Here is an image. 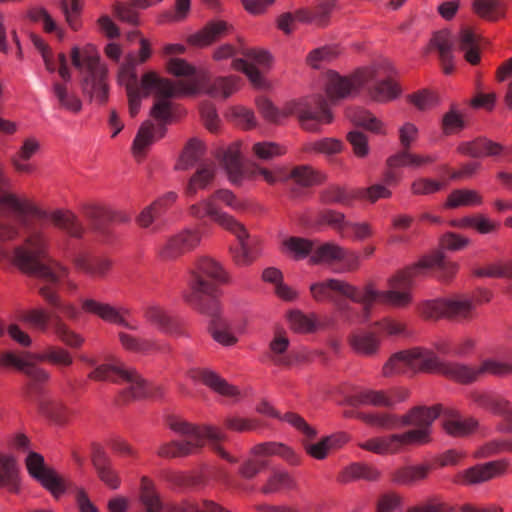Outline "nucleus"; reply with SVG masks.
Masks as SVG:
<instances>
[{"mask_svg":"<svg viewBox=\"0 0 512 512\" xmlns=\"http://www.w3.org/2000/svg\"><path fill=\"white\" fill-rule=\"evenodd\" d=\"M289 347V339L283 332H276L274 338L269 344L268 357L275 365L286 366L289 365L290 360L286 356Z\"/></svg>","mask_w":512,"mask_h":512,"instance_id":"obj_41","label":"nucleus"},{"mask_svg":"<svg viewBox=\"0 0 512 512\" xmlns=\"http://www.w3.org/2000/svg\"><path fill=\"white\" fill-rule=\"evenodd\" d=\"M338 53L336 46H322L308 53L306 63L314 69H319L323 63L331 61Z\"/></svg>","mask_w":512,"mask_h":512,"instance_id":"obj_53","label":"nucleus"},{"mask_svg":"<svg viewBox=\"0 0 512 512\" xmlns=\"http://www.w3.org/2000/svg\"><path fill=\"white\" fill-rule=\"evenodd\" d=\"M221 162L233 184H239L244 177L240 151L237 145L228 147L222 152Z\"/></svg>","mask_w":512,"mask_h":512,"instance_id":"obj_30","label":"nucleus"},{"mask_svg":"<svg viewBox=\"0 0 512 512\" xmlns=\"http://www.w3.org/2000/svg\"><path fill=\"white\" fill-rule=\"evenodd\" d=\"M228 280L227 273L218 262L203 257L190 271L189 291L185 294V301L193 309L210 318L209 331L213 339L224 346L237 342L230 321L221 315L218 300V285Z\"/></svg>","mask_w":512,"mask_h":512,"instance_id":"obj_4","label":"nucleus"},{"mask_svg":"<svg viewBox=\"0 0 512 512\" xmlns=\"http://www.w3.org/2000/svg\"><path fill=\"white\" fill-rule=\"evenodd\" d=\"M215 172V165L212 162L202 163L189 178L184 189L185 194L188 197H194L199 190L208 188L214 181Z\"/></svg>","mask_w":512,"mask_h":512,"instance_id":"obj_24","label":"nucleus"},{"mask_svg":"<svg viewBox=\"0 0 512 512\" xmlns=\"http://www.w3.org/2000/svg\"><path fill=\"white\" fill-rule=\"evenodd\" d=\"M401 504L400 497L395 493L382 494L376 503V512H395Z\"/></svg>","mask_w":512,"mask_h":512,"instance_id":"obj_64","label":"nucleus"},{"mask_svg":"<svg viewBox=\"0 0 512 512\" xmlns=\"http://www.w3.org/2000/svg\"><path fill=\"white\" fill-rule=\"evenodd\" d=\"M254 154L261 160H270L285 153V149L273 142H258L253 145Z\"/></svg>","mask_w":512,"mask_h":512,"instance_id":"obj_61","label":"nucleus"},{"mask_svg":"<svg viewBox=\"0 0 512 512\" xmlns=\"http://www.w3.org/2000/svg\"><path fill=\"white\" fill-rule=\"evenodd\" d=\"M506 465L501 461H491L477 464L455 474L453 482L460 485H477L500 476L505 471Z\"/></svg>","mask_w":512,"mask_h":512,"instance_id":"obj_16","label":"nucleus"},{"mask_svg":"<svg viewBox=\"0 0 512 512\" xmlns=\"http://www.w3.org/2000/svg\"><path fill=\"white\" fill-rule=\"evenodd\" d=\"M293 485V480L286 472H274L269 478L268 482L262 488L264 494L274 493L282 488H290Z\"/></svg>","mask_w":512,"mask_h":512,"instance_id":"obj_60","label":"nucleus"},{"mask_svg":"<svg viewBox=\"0 0 512 512\" xmlns=\"http://www.w3.org/2000/svg\"><path fill=\"white\" fill-rule=\"evenodd\" d=\"M458 150L474 158L487 156L496 157L499 155L509 156L512 154V146L504 147L486 138H478L470 142H464L459 146Z\"/></svg>","mask_w":512,"mask_h":512,"instance_id":"obj_20","label":"nucleus"},{"mask_svg":"<svg viewBox=\"0 0 512 512\" xmlns=\"http://www.w3.org/2000/svg\"><path fill=\"white\" fill-rule=\"evenodd\" d=\"M482 196L475 190L456 189L450 193L445 206L457 208L459 206H475L482 204Z\"/></svg>","mask_w":512,"mask_h":512,"instance_id":"obj_43","label":"nucleus"},{"mask_svg":"<svg viewBox=\"0 0 512 512\" xmlns=\"http://www.w3.org/2000/svg\"><path fill=\"white\" fill-rule=\"evenodd\" d=\"M473 7L480 17L490 21L497 20L502 15L499 4L494 0H476Z\"/></svg>","mask_w":512,"mask_h":512,"instance_id":"obj_57","label":"nucleus"},{"mask_svg":"<svg viewBox=\"0 0 512 512\" xmlns=\"http://www.w3.org/2000/svg\"><path fill=\"white\" fill-rule=\"evenodd\" d=\"M11 186L12 181L0 162V242L18 237L19 228L16 223L26 231L23 244L15 246L12 252L0 246V260H8L22 272L44 280L46 284L39 288L41 297L67 318L76 320L79 317L77 307L62 302L57 290L51 286L66 279L69 269L55 260L44 261L48 253L49 236L42 225H32L30 219L48 220L55 228L73 238L82 237L84 227L72 211L42 210L28 198H20L9 192Z\"/></svg>","mask_w":512,"mask_h":512,"instance_id":"obj_1","label":"nucleus"},{"mask_svg":"<svg viewBox=\"0 0 512 512\" xmlns=\"http://www.w3.org/2000/svg\"><path fill=\"white\" fill-rule=\"evenodd\" d=\"M445 184L443 182L429 179V178H418L411 184V192L414 195H429L440 191Z\"/></svg>","mask_w":512,"mask_h":512,"instance_id":"obj_59","label":"nucleus"},{"mask_svg":"<svg viewBox=\"0 0 512 512\" xmlns=\"http://www.w3.org/2000/svg\"><path fill=\"white\" fill-rule=\"evenodd\" d=\"M73 66L82 75L81 90L90 101L104 104L108 100V68L101 62L100 54L93 45L83 49L73 47L71 51Z\"/></svg>","mask_w":512,"mask_h":512,"instance_id":"obj_8","label":"nucleus"},{"mask_svg":"<svg viewBox=\"0 0 512 512\" xmlns=\"http://www.w3.org/2000/svg\"><path fill=\"white\" fill-rule=\"evenodd\" d=\"M342 247L334 243H324L318 246L314 245L313 254L310 256V262L313 264H333L338 262L341 257Z\"/></svg>","mask_w":512,"mask_h":512,"instance_id":"obj_42","label":"nucleus"},{"mask_svg":"<svg viewBox=\"0 0 512 512\" xmlns=\"http://www.w3.org/2000/svg\"><path fill=\"white\" fill-rule=\"evenodd\" d=\"M347 141L352 146L353 153L356 157L364 158L369 154L370 148L368 139L364 133L358 130H352L347 134Z\"/></svg>","mask_w":512,"mask_h":512,"instance_id":"obj_58","label":"nucleus"},{"mask_svg":"<svg viewBox=\"0 0 512 512\" xmlns=\"http://www.w3.org/2000/svg\"><path fill=\"white\" fill-rule=\"evenodd\" d=\"M140 501L142 512H170L154 489V485L147 477L141 479Z\"/></svg>","mask_w":512,"mask_h":512,"instance_id":"obj_32","label":"nucleus"},{"mask_svg":"<svg viewBox=\"0 0 512 512\" xmlns=\"http://www.w3.org/2000/svg\"><path fill=\"white\" fill-rule=\"evenodd\" d=\"M168 426L183 439L162 444L157 451L160 457L176 458L192 455L198 452L207 441L210 448L224 460L230 463L238 461L221 446V442L227 437L220 428L212 425L195 426L176 417L169 418Z\"/></svg>","mask_w":512,"mask_h":512,"instance_id":"obj_7","label":"nucleus"},{"mask_svg":"<svg viewBox=\"0 0 512 512\" xmlns=\"http://www.w3.org/2000/svg\"><path fill=\"white\" fill-rule=\"evenodd\" d=\"M389 400L387 391L382 390H361L357 392L351 399V404L357 405H373L376 407L389 408Z\"/></svg>","mask_w":512,"mask_h":512,"instance_id":"obj_45","label":"nucleus"},{"mask_svg":"<svg viewBox=\"0 0 512 512\" xmlns=\"http://www.w3.org/2000/svg\"><path fill=\"white\" fill-rule=\"evenodd\" d=\"M80 361L95 367L88 374V378L94 381H111L118 384H126L127 388L123 391V397L126 400L138 399L142 397H153L156 395L152 387L137 373L133 368L125 366L123 363H107L96 365V360L86 354L79 356Z\"/></svg>","mask_w":512,"mask_h":512,"instance_id":"obj_9","label":"nucleus"},{"mask_svg":"<svg viewBox=\"0 0 512 512\" xmlns=\"http://www.w3.org/2000/svg\"><path fill=\"white\" fill-rule=\"evenodd\" d=\"M353 351L362 356H373L378 352L380 338L371 331L358 330L349 336Z\"/></svg>","mask_w":512,"mask_h":512,"instance_id":"obj_28","label":"nucleus"},{"mask_svg":"<svg viewBox=\"0 0 512 512\" xmlns=\"http://www.w3.org/2000/svg\"><path fill=\"white\" fill-rule=\"evenodd\" d=\"M252 454L255 456L278 455L291 464L298 463V457L289 447L277 442H265L257 444L252 448Z\"/></svg>","mask_w":512,"mask_h":512,"instance_id":"obj_36","label":"nucleus"},{"mask_svg":"<svg viewBox=\"0 0 512 512\" xmlns=\"http://www.w3.org/2000/svg\"><path fill=\"white\" fill-rule=\"evenodd\" d=\"M378 477L379 472L375 468L365 464L353 463L342 472L340 481L344 483L358 479L375 481Z\"/></svg>","mask_w":512,"mask_h":512,"instance_id":"obj_46","label":"nucleus"},{"mask_svg":"<svg viewBox=\"0 0 512 512\" xmlns=\"http://www.w3.org/2000/svg\"><path fill=\"white\" fill-rule=\"evenodd\" d=\"M25 464L30 476L40 482L55 497H59L65 492L67 488L66 481L45 465L42 455L29 451Z\"/></svg>","mask_w":512,"mask_h":512,"instance_id":"obj_15","label":"nucleus"},{"mask_svg":"<svg viewBox=\"0 0 512 512\" xmlns=\"http://www.w3.org/2000/svg\"><path fill=\"white\" fill-rule=\"evenodd\" d=\"M474 303L465 297L446 299V318L450 320H467L472 317Z\"/></svg>","mask_w":512,"mask_h":512,"instance_id":"obj_38","label":"nucleus"},{"mask_svg":"<svg viewBox=\"0 0 512 512\" xmlns=\"http://www.w3.org/2000/svg\"><path fill=\"white\" fill-rule=\"evenodd\" d=\"M283 115H294L298 118L301 127L310 132H316L323 124L332 121V114L323 97L314 101H293L285 106Z\"/></svg>","mask_w":512,"mask_h":512,"instance_id":"obj_12","label":"nucleus"},{"mask_svg":"<svg viewBox=\"0 0 512 512\" xmlns=\"http://www.w3.org/2000/svg\"><path fill=\"white\" fill-rule=\"evenodd\" d=\"M202 235L198 229L185 228L169 236L157 253L163 261H174L187 252L194 250L201 242Z\"/></svg>","mask_w":512,"mask_h":512,"instance_id":"obj_14","label":"nucleus"},{"mask_svg":"<svg viewBox=\"0 0 512 512\" xmlns=\"http://www.w3.org/2000/svg\"><path fill=\"white\" fill-rule=\"evenodd\" d=\"M286 252L291 254L294 259L300 260L313 254L314 242L301 237H289L282 242Z\"/></svg>","mask_w":512,"mask_h":512,"instance_id":"obj_48","label":"nucleus"},{"mask_svg":"<svg viewBox=\"0 0 512 512\" xmlns=\"http://www.w3.org/2000/svg\"><path fill=\"white\" fill-rule=\"evenodd\" d=\"M348 118L354 125L363 127L372 132H379L381 122L369 111L363 108H355L348 112Z\"/></svg>","mask_w":512,"mask_h":512,"instance_id":"obj_51","label":"nucleus"},{"mask_svg":"<svg viewBox=\"0 0 512 512\" xmlns=\"http://www.w3.org/2000/svg\"><path fill=\"white\" fill-rule=\"evenodd\" d=\"M420 371L440 373L462 384L479 380L478 366L473 367L459 362H441L434 352L420 347L393 354L383 366L385 377L414 374Z\"/></svg>","mask_w":512,"mask_h":512,"instance_id":"obj_6","label":"nucleus"},{"mask_svg":"<svg viewBox=\"0 0 512 512\" xmlns=\"http://www.w3.org/2000/svg\"><path fill=\"white\" fill-rule=\"evenodd\" d=\"M375 78L376 70L374 68L358 70L349 77L332 72L329 74L326 92L330 100L336 101L353 95Z\"/></svg>","mask_w":512,"mask_h":512,"instance_id":"obj_13","label":"nucleus"},{"mask_svg":"<svg viewBox=\"0 0 512 512\" xmlns=\"http://www.w3.org/2000/svg\"><path fill=\"white\" fill-rule=\"evenodd\" d=\"M83 213L95 229H102L110 220L115 219L114 210L98 205L85 206Z\"/></svg>","mask_w":512,"mask_h":512,"instance_id":"obj_49","label":"nucleus"},{"mask_svg":"<svg viewBox=\"0 0 512 512\" xmlns=\"http://www.w3.org/2000/svg\"><path fill=\"white\" fill-rule=\"evenodd\" d=\"M226 230L233 233L239 241V247L233 253L236 264L240 266L251 264L257 258L258 252L247 242L248 233L244 226L235 219V227L226 228Z\"/></svg>","mask_w":512,"mask_h":512,"instance_id":"obj_22","label":"nucleus"},{"mask_svg":"<svg viewBox=\"0 0 512 512\" xmlns=\"http://www.w3.org/2000/svg\"><path fill=\"white\" fill-rule=\"evenodd\" d=\"M19 485V467L16 458L0 452V487L17 493Z\"/></svg>","mask_w":512,"mask_h":512,"instance_id":"obj_27","label":"nucleus"},{"mask_svg":"<svg viewBox=\"0 0 512 512\" xmlns=\"http://www.w3.org/2000/svg\"><path fill=\"white\" fill-rule=\"evenodd\" d=\"M196 377L212 390L223 396L236 397L239 395L237 387L230 385L225 379L212 370H199Z\"/></svg>","mask_w":512,"mask_h":512,"instance_id":"obj_33","label":"nucleus"},{"mask_svg":"<svg viewBox=\"0 0 512 512\" xmlns=\"http://www.w3.org/2000/svg\"><path fill=\"white\" fill-rule=\"evenodd\" d=\"M205 147L198 139H190L185 145L175 168L177 170H188L202 163H208L204 160Z\"/></svg>","mask_w":512,"mask_h":512,"instance_id":"obj_26","label":"nucleus"},{"mask_svg":"<svg viewBox=\"0 0 512 512\" xmlns=\"http://www.w3.org/2000/svg\"><path fill=\"white\" fill-rule=\"evenodd\" d=\"M52 92L57 100L59 108L73 113H78L81 110V100L73 92L69 91L65 84L57 81L54 82L52 85Z\"/></svg>","mask_w":512,"mask_h":512,"instance_id":"obj_37","label":"nucleus"},{"mask_svg":"<svg viewBox=\"0 0 512 512\" xmlns=\"http://www.w3.org/2000/svg\"><path fill=\"white\" fill-rule=\"evenodd\" d=\"M430 467L428 465L408 466L398 470L395 474V481L411 485L427 477Z\"/></svg>","mask_w":512,"mask_h":512,"instance_id":"obj_52","label":"nucleus"},{"mask_svg":"<svg viewBox=\"0 0 512 512\" xmlns=\"http://www.w3.org/2000/svg\"><path fill=\"white\" fill-rule=\"evenodd\" d=\"M82 309L86 313L97 315L104 321L120 325L129 330L138 329L137 325H133L126 320L125 316L129 314V310L126 308L118 310L110 304L98 302L94 299H85L82 301Z\"/></svg>","mask_w":512,"mask_h":512,"instance_id":"obj_19","label":"nucleus"},{"mask_svg":"<svg viewBox=\"0 0 512 512\" xmlns=\"http://www.w3.org/2000/svg\"><path fill=\"white\" fill-rule=\"evenodd\" d=\"M21 319L31 328L42 333L47 332L51 327L59 340L71 348H80L84 343V338L71 330L57 313L49 314L44 309L34 308L25 311Z\"/></svg>","mask_w":512,"mask_h":512,"instance_id":"obj_11","label":"nucleus"},{"mask_svg":"<svg viewBox=\"0 0 512 512\" xmlns=\"http://www.w3.org/2000/svg\"><path fill=\"white\" fill-rule=\"evenodd\" d=\"M73 263L78 270L92 277H104L111 267V262L107 258L86 255L75 256Z\"/></svg>","mask_w":512,"mask_h":512,"instance_id":"obj_31","label":"nucleus"},{"mask_svg":"<svg viewBox=\"0 0 512 512\" xmlns=\"http://www.w3.org/2000/svg\"><path fill=\"white\" fill-rule=\"evenodd\" d=\"M190 214L198 219L208 216L224 229L235 226V218L218 209L211 197L191 205Z\"/></svg>","mask_w":512,"mask_h":512,"instance_id":"obj_21","label":"nucleus"},{"mask_svg":"<svg viewBox=\"0 0 512 512\" xmlns=\"http://www.w3.org/2000/svg\"><path fill=\"white\" fill-rule=\"evenodd\" d=\"M35 355L30 352L16 354L15 352L7 351L1 357V363L4 366L15 367L35 382H45L49 379L50 374L33 363L34 360L38 361Z\"/></svg>","mask_w":512,"mask_h":512,"instance_id":"obj_17","label":"nucleus"},{"mask_svg":"<svg viewBox=\"0 0 512 512\" xmlns=\"http://www.w3.org/2000/svg\"><path fill=\"white\" fill-rule=\"evenodd\" d=\"M479 379L485 375L504 377L512 374V357L506 361L486 358L478 366Z\"/></svg>","mask_w":512,"mask_h":512,"instance_id":"obj_44","label":"nucleus"},{"mask_svg":"<svg viewBox=\"0 0 512 512\" xmlns=\"http://www.w3.org/2000/svg\"><path fill=\"white\" fill-rule=\"evenodd\" d=\"M418 311L428 320L446 318V299L425 300L419 304Z\"/></svg>","mask_w":512,"mask_h":512,"instance_id":"obj_54","label":"nucleus"},{"mask_svg":"<svg viewBox=\"0 0 512 512\" xmlns=\"http://www.w3.org/2000/svg\"><path fill=\"white\" fill-rule=\"evenodd\" d=\"M471 399L479 407L501 416L506 430L512 431V405L507 399L491 392H474Z\"/></svg>","mask_w":512,"mask_h":512,"instance_id":"obj_18","label":"nucleus"},{"mask_svg":"<svg viewBox=\"0 0 512 512\" xmlns=\"http://www.w3.org/2000/svg\"><path fill=\"white\" fill-rule=\"evenodd\" d=\"M93 463L101 481L110 488L117 489L120 484L119 475L113 468L110 459L107 457L103 449H96L93 457Z\"/></svg>","mask_w":512,"mask_h":512,"instance_id":"obj_29","label":"nucleus"},{"mask_svg":"<svg viewBox=\"0 0 512 512\" xmlns=\"http://www.w3.org/2000/svg\"><path fill=\"white\" fill-rule=\"evenodd\" d=\"M288 319L291 328L297 332H310L315 327L314 321L300 311L290 312Z\"/></svg>","mask_w":512,"mask_h":512,"instance_id":"obj_63","label":"nucleus"},{"mask_svg":"<svg viewBox=\"0 0 512 512\" xmlns=\"http://www.w3.org/2000/svg\"><path fill=\"white\" fill-rule=\"evenodd\" d=\"M143 316L148 322L157 326L158 329L164 333L173 335L178 331L175 322L160 306H147L144 310Z\"/></svg>","mask_w":512,"mask_h":512,"instance_id":"obj_35","label":"nucleus"},{"mask_svg":"<svg viewBox=\"0 0 512 512\" xmlns=\"http://www.w3.org/2000/svg\"><path fill=\"white\" fill-rule=\"evenodd\" d=\"M400 93L397 84L387 79L378 82L371 90V96L378 102H386L395 99Z\"/></svg>","mask_w":512,"mask_h":512,"instance_id":"obj_55","label":"nucleus"},{"mask_svg":"<svg viewBox=\"0 0 512 512\" xmlns=\"http://www.w3.org/2000/svg\"><path fill=\"white\" fill-rule=\"evenodd\" d=\"M442 411L443 407L441 405H435L433 407H414L401 417L391 413H358L357 418L366 424L385 430L405 426L418 427V429H412L401 434H390L368 439L360 443L359 447L379 455H385L399 453L407 445L425 444L430 440V425L440 416Z\"/></svg>","mask_w":512,"mask_h":512,"instance_id":"obj_5","label":"nucleus"},{"mask_svg":"<svg viewBox=\"0 0 512 512\" xmlns=\"http://www.w3.org/2000/svg\"><path fill=\"white\" fill-rule=\"evenodd\" d=\"M283 180H293L301 187H311L323 181V177L316 173L311 167L303 165L286 171V176H280Z\"/></svg>","mask_w":512,"mask_h":512,"instance_id":"obj_39","label":"nucleus"},{"mask_svg":"<svg viewBox=\"0 0 512 512\" xmlns=\"http://www.w3.org/2000/svg\"><path fill=\"white\" fill-rule=\"evenodd\" d=\"M392 196V191L385 185L376 183L368 188H357V199L368 200L375 203L379 199H388Z\"/></svg>","mask_w":512,"mask_h":512,"instance_id":"obj_56","label":"nucleus"},{"mask_svg":"<svg viewBox=\"0 0 512 512\" xmlns=\"http://www.w3.org/2000/svg\"><path fill=\"white\" fill-rule=\"evenodd\" d=\"M151 54L149 41L141 38L138 53H127L118 68V83L126 89L131 117L138 114L142 97H148L151 94L155 96L150 115L159 124L156 126L147 120L141 125L132 146L135 156L143 155L146 147L156 139L157 135L158 138L164 135L165 124L172 118V98L195 95L203 91L211 97L227 99L239 88L240 79L236 76H220L206 83L205 76L197 74L194 66L184 59L175 57L167 62L168 72L176 77H187V80L173 83L158 73L149 71L143 74L139 81L136 67L145 63Z\"/></svg>","mask_w":512,"mask_h":512,"instance_id":"obj_2","label":"nucleus"},{"mask_svg":"<svg viewBox=\"0 0 512 512\" xmlns=\"http://www.w3.org/2000/svg\"><path fill=\"white\" fill-rule=\"evenodd\" d=\"M35 358L59 367H69L73 364L71 353L63 347L54 345L47 346L41 353L36 354Z\"/></svg>","mask_w":512,"mask_h":512,"instance_id":"obj_40","label":"nucleus"},{"mask_svg":"<svg viewBox=\"0 0 512 512\" xmlns=\"http://www.w3.org/2000/svg\"><path fill=\"white\" fill-rule=\"evenodd\" d=\"M41 413L58 424H63L68 420L69 409L60 401L43 398L39 402Z\"/></svg>","mask_w":512,"mask_h":512,"instance_id":"obj_47","label":"nucleus"},{"mask_svg":"<svg viewBox=\"0 0 512 512\" xmlns=\"http://www.w3.org/2000/svg\"><path fill=\"white\" fill-rule=\"evenodd\" d=\"M232 66L235 70L244 72L249 80L255 85L260 87L263 83L262 75L259 70L252 64H249L242 58L234 59Z\"/></svg>","mask_w":512,"mask_h":512,"instance_id":"obj_62","label":"nucleus"},{"mask_svg":"<svg viewBox=\"0 0 512 512\" xmlns=\"http://www.w3.org/2000/svg\"><path fill=\"white\" fill-rule=\"evenodd\" d=\"M232 26L225 21L209 22L201 31L188 37L191 45L204 47L219 40L230 32Z\"/></svg>","mask_w":512,"mask_h":512,"instance_id":"obj_23","label":"nucleus"},{"mask_svg":"<svg viewBox=\"0 0 512 512\" xmlns=\"http://www.w3.org/2000/svg\"><path fill=\"white\" fill-rule=\"evenodd\" d=\"M320 196L322 202L325 204L351 206L357 199V189H349L339 185H330L321 191Z\"/></svg>","mask_w":512,"mask_h":512,"instance_id":"obj_34","label":"nucleus"},{"mask_svg":"<svg viewBox=\"0 0 512 512\" xmlns=\"http://www.w3.org/2000/svg\"><path fill=\"white\" fill-rule=\"evenodd\" d=\"M477 426L473 418H463L458 412L445 410L443 428L451 436L463 437L472 433Z\"/></svg>","mask_w":512,"mask_h":512,"instance_id":"obj_25","label":"nucleus"},{"mask_svg":"<svg viewBox=\"0 0 512 512\" xmlns=\"http://www.w3.org/2000/svg\"><path fill=\"white\" fill-rule=\"evenodd\" d=\"M118 336L123 348L132 352L147 353L156 347L152 339L136 337L125 332H120Z\"/></svg>","mask_w":512,"mask_h":512,"instance_id":"obj_50","label":"nucleus"},{"mask_svg":"<svg viewBox=\"0 0 512 512\" xmlns=\"http://www.w3.org/2000/svg\"><path fill=\"white\" fill-rule=\"evenodd\" d=\"M455 43L467 62L472 65L480 62L482 39L471 28H462L456 37H452L451 33L445 30L436 32L430 40V47L437 50L445 74H450L454 69Z\"/></svg>","mask_w":512,"mask_h":512,"instance_id":"obj_10","label":"nucleus"},{"mask_svg":"<svg viewBox=\"0 0 512 512\" xmlns=\"http://www.w3.org/2000/svg\"><path fill=\"white\" fill-rule=\"evenodd\" d=\"M429 269L437 270L438 277L442 281H449L458 271V264L445 260L441 253L424 257L419 263L398 272L389 280V289L376 290L372 284H368L361 291L348 282L339 279H328L314 283L310 286V292L314 300L331 301L335 304L342 317L352 320L350 305L339 299L344 297L359 303L363 307V320L370 317L371 307L375 302L389 304L393 307L404 308L412 301L411 289L416 278L425 274Z\"/></svg>","mask_w":512,"mask_h":512,"instance_id":"obj_3","label":"nucleus"}]
</instances>
